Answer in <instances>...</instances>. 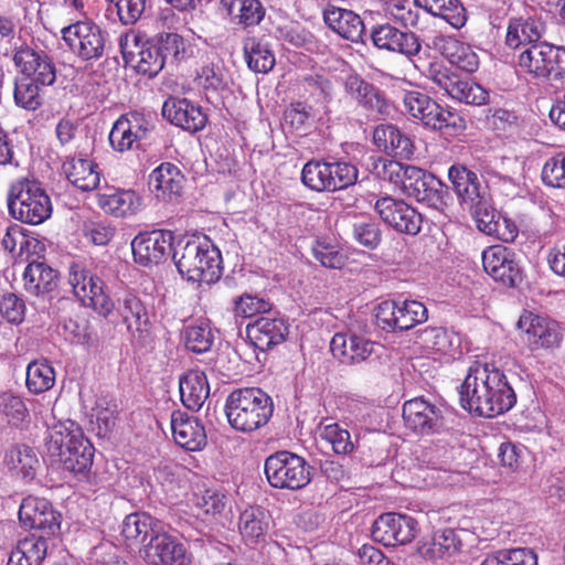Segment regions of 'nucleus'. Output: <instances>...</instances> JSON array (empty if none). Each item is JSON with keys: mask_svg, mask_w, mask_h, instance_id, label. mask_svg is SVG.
Masks as SVG:
<instances>
[{"mask_svg": "<svg viewBox=\"0 0 565 565\" xmlns=\"http://www.w3.org/2000/svg\"><path fill=\"white\" fill-rule=\"evenodd\" d=\"M173 260L181 277L189 282H217L221 279V252L206 236L179 242Z\"/></svg>", "mask_w": 565, "mask_h": 565, "instance_id": "nucleus-1", "label": "nucleus"}, {"mask_svg": "<svg viewBox=\"0 0 565 565\" xmlns=\"http://www.w3.org/2000/svg\"><path fill=\"white\" fill-rule=\"evenodd\" d=\"M274 413L271 397L259 387H242L225 403L228 424L237 431L252 433L265 426Z\"/></svg>", "mask_w": 565, "mask_h": 565, "instance_id": "nucleus-2", "label": "nucleus"}, {"mask_svg": "<svg viewBox=\"0 0 565 565\" xmlns=\"http://www.w3.org/2000/svg\"><path fill=\"white\" fill-rule=\"evenodd\" d=\"M10 215L25 224L39 225L52 214V202L41 183L32 178H19L8 194Z\"/></svg>", "mask_w": 565, "mask_h": 565, "instance_id": "nucleus-3", "label": "nucleus"}, {"mask_svg": "<svg viewBox=\"0 0 565 565\" xmlns=\"http://www.w3.org/2000/svg\"><path fill=\"white\" fill-rule=\"evenodd\" d=\"M417 70L451 98L475 106L488 102L489 93L481 85L470 78H461L435 58L430 63L417 61Z\"/></svg>", "mask_w": 565, "mask_h": 565, "instance_id": "nucleus-4", "label": "nucleus"}, {"mask_svg": "<svg viewBox=\"0 0 565 565\" xmlns=\"http://www.w3.org/2000/svg\"><path fill=\"white\" fill-rule=\"evenodd\" d=\"M264 472L268 483L276 489L300 490L312 479V468L306 459L287 450L268 456Z\"/></svg>", "mask_w": 565, "mask_h": 565, "instance_id": "nucleus-5", "label": "nucleus"}, {"mask_svg": "<svg viewBox=\"0 0 565 565\" xmlns=\"http://www.w3.org/2000/svg\"><path fill=\"white\" fill-rule=\"evenodd\" d=\"M370 40L382 51L405 55L417 70V61L430 63V49H423L419 38L409 31H402L395 25L385 22L371 28Z\"/></svg>", "mask_w": 565, "mask_h": 565, "instance_id": "nucleus-6", "label": "nucleus"}, {"mask_svg": "<svg viewBox=\"0 0 565 565\" xmlns=\"http://www.w3.org/2000/svg\"><path fill=\"white\" fill-rule=\"evenodd\" d=\"M518 63L521 71L534 77L559 79L565 76V49L540 42L522 51Z\"/></svg>", "mask_w": 565, "mask_h": 565, "instance_id": "nucleus-7", "label": "nucleus"}, {"mask_svg": "<svg viewBox=\"0 0 565 565\" xmlns=\"http://www.w3.org/2000/svg\"><path fill=\"white\" fill-rule=\"evenodd\" d=\"M63 40L83 61L98 60L106 50V34L93 22H76L62 30Z\"/></svg>", "mask_w": 565, "mask_h": 565, "instance_id": "nucleus-8", "label": "nucleus"}, {"mask_svg": "<svg viewBox=\"0 0 565 565\" xmlns=\"http://www.w3.org/2000/svg\"><path fill=\"white\" fill-rule=\"evenodd\" d=\"M418 533L417 521L407 514L384 513L373 523L372 537L384 546L405 545Z\"/></svg>", "mask_w": 565, "mask_h": 565, "instance_id": "nucleus-9", "label": "nucleus"}, {"mask_svg": "<svg viewBox=\"0 0 565 565\" xmlns=\"http://www.w3.org/2000/svg\"><path fill=\"white\" fill-rule=\"evenodd\" d=\"M139 35L134 31L125 32L119 36V47L124 61L135 64L138 73L156 76L164 66V57L154 44L139 43Z\"/></svg>", "mask_w": 565, "mask_h": 565, "instance_id": "nucleus-10", "label": "nucleus"}, {"mask_svg": "<svg viewBox=\"0 0 565 565\" xmlns=\"http://www.w3.org/2000/svg\"><path fill=\"white\" fill-rule=\"evenodd\" d=\"M403 419L405 426L418 435L439 434L445 427L443 409L423 397L404 403Z\"/></svg>", "mask_w": 565, "mask_h": 565, "instance_id": "nucleus-11", "label": "nucleus"}, {"mask_svg": "<svg viewBox=\"0 0 565 565\" xmlns=\"http://www.w3.org/2000/svg\"><path fill=\"white\" fill-rule=\"evenodd\" d=\"M12 60L20 75L47 87L55 83L56 66L46 52L22 46L14 52Z\"/></svg>", "mask_w": 565, "mask_h": 565, "instance_id": "nucleus-12", "label": "nucleus"}, {"mask_svg": "<svg viewBox=\"0 0 565 565\" xmlns=\"http://www.w3.org/2000/svg\"><path fill=\"white\" fill-rule=\"evenodd\" d=\"M19 520L24 527L41 531L43 537L54 536L61 529V513L42 498H25L20 505Z\"/></svg>", "mask_w": 565, "mask_h": 565, "instance_id": "nucleus-13", "label": "nucleus"}, {"mask_svg": "<svg viewBox=\"0 0 565 565\" xmlns=\"http://www.w3.org/2000/svg\"><path fill=\"white\" fill-rule=\"evenodd\" d=\"M488 362L476 361L468 370V373L460 386L461 406L469 413L477 416L491 418L488 411L489 398L487 397V384L484 374H487Z\"/></svg>", "mask_w": 565, "mask_h": 565, "instance_id": "nucleus-14", "label": "nucleus"}, {"mask_svg": "<svg viewBox=\"0 0 565 565\" xmlns=\"http://www.w3.org/2000/svg\"><path fill=\"white\" fill-rule=\"evenodd\" d=\"M381 218L401 233L416 235L422 227V215L414 207L392 196H382L374 204Z\"/></svg>", "mask_w": 565, "mask_h": 565, "instance_id": "nucleus-15", "label": "nucleus"}, {"mask_svg": "<svg viewBox=\"0 0 565 565\" xmlns=\"http://www.w3.org/2000/svg\"><path fill=\"white\" fill-rule=\"evenodd\" d=\"M143 558L152 565H191V554L173 535L158 532L145 544Z\"/></svg>", "mask_w": 565, "mask_h": 565, "instance_id": "nucleus-16", "label": "nucleus"}, {"mask_svg": "<svg viewBox=\"0 0 565 565\" xmlns=\"http://www.w3.org/2000/svg\"><path fill=\"white\" fill-rule=\"evenodd\" d=\"M172 238L169 231H152L137 235L131 242L135 262L142 266H151L164 260L171 250Z\"/></svg>", "mask_w": 565, "mask_h": 565, "instance_id": "nucleus-17", "label": "nucleus"}, {"mask_svg": "<svg viewBox=\"0 0 565 565\" xmlns=\"http://www.w3.org/2000/svg\"><path fill=\"white\" fill-rule=\"evenodd\" d=\"M484 383L487 384V397L490 399L487 407L491 417L501 415L515 405V392L509 384L503 371L494 363L488 362Z\"/></svg>", "mask_w": 565, "mask_h": 565, "instance_id": "nucleus-18", "label": "nucleus"}, {"mask_svg": "<svg viewBox=\"0 0 565 565\" xmlns=\"http://www.w3.org/2000/svg\"><path fill=\"white\" fill-rule=\"evenodd\" d=\"M150 131V122L143 115L132 111L119 117L109 134V142L114 150H130L135 142L145 139Z\"/></svg>", "mask_w": 565, "mask_h": 565, "instance_id": "nucleus-19", "label": "nucleus"}, {"mask_svg": "<svg viewBox=\"0 0 565 565\" xmlns=\"http://www.w3.org/2000/svg\"><path fill=\"white\" fill-rule=\"evenodd\" d=\"M379 344L355 333H335L330 350L342 364L353 365L369 360Z\"/></svg>", "mask_w": 565, "mask_h": 565, "instance_id": "nucleus-20", "label": "nucleus"}, {"mask_svg": "<svg viewBox=\"0 0 565 565\" xmlns=\"http://www.w3.org/2000/svg\"><path fill=\"white\" fill-rule=\"evenodd\" d=\"M516 326L526 334L527 342L533 349L554 348L562 341L561 328L556 322L547 321L530 311L521 315Z\"/></svg>", "mask_w": 565, "mask_h": 565, "instance_id": "nucleus-21", "label": "nucleus"}, {"mask_svg": "<svg viewBox=\"0 0 565 565\" xmlns=\"http://www.w3.org/2000/svg\"><path fill=\"white\" fill-rule=\"evenodd\" d=\"M162 116L190 132L202 130L207 122V116L202 108L185 98H168L162 106Z\"/></svg>", "mask_w": 565, "mask_h": 565, "instance_id": "nucleus-22", "label": "nucleus"}, {"mask_svg": "<svg viewBox=\"0 0 565 565\" xmlns=\"http://www.w3.org/2000/svg\"><path fill=\"white\" fill-rule=\"evenodd\" d=\"M482 263L486 273L498 282H519L523 279L512 253L504 246L494 245L483 250Z\"/></svg>", "mask_w": 565, "mask_h": 565, "instance_id": "nucleus-23", "label": "nucleus"}, {"mask_svg": "<svg viewBox=\"0 0 565 565\" xmlns=\"http://www.w3.org/2000/svg\"><path fill=\"white\" fill-rule=\"evenodd\" d=\"M345 92L372 115H387L391 105L384 94L358 74H351L344 82Z\"/></svg>", "mask_w": 565, "mask_h": 565, "instance_id": "nucleus-24", "label": "nucleus"}, {"mask_svg": "<svg viewBox=\"0 0 565 565\" xmlns=\"http://www.w3.org/2000/svg\"><path fill=\"white\" fill-rule=\"evenodd\" d=\"M247 337L253 345L260 351H268L282 343L289 327L281 318L262 317L246 328Z\"/></svg>", "mask_w": 565, "mask_h": 565, "instance_id": "nucleus-25", "label": "nucleus"}, {"mask_svg": "<svg viewBox=\"0 0 565 565\" xmlns=\"http://www.w3.org/2000/svg\"><path fill=\"white\" fill-rule=\"evenodd\" d=\"M326 24L341 38L354 42L365 43V25L359 14L352 10L328 7L323 11Z\"/></svg>", "mask_w": 565, "mask_h": 565, "instance_id": "nucleus-26", "label": "nucleus"}, {"mask_svg": "<svg viewBox=\"0 0 565 565\" xmlns=\"http://www.w3.org/2000/svg\"><path fill=\"white\" fill-rule=\"evenodd\" d=\"M433 47L438 51L450 64L458 68L473 73L479 68V56L472 47L454 36L436 35L431 41Z\"/></svg>", "mask_w": 565, "mask_h": 565, "instance_id": "nucleus-27", "label": "nucleus"}, {"mask_svg": "<svg viewBox=\"0 0 565 565\" xmlns=\"http://www.w3.org/2000/svg\"><path fill=\"white\" fill-rule=\"evenodd\" d=\"M171 429L174 441L185 450L198 451L206 445L204 426L195 417H190L182 412H173Z\"/></svg>", "mask_w": 565, "mask_h": 565, "instance_id": "nucleus-28", "label": "nucleus"}, {"mask_svg": "<svg viewBox=\"0 0 565 565\" xmlns=\"http://www.w3.org/2000/svg\"><path fill=\"white\" fill-rule=\"evenodd\" d=\"M373 141L381 151L396 158L411 159L414 154L412 139L391 124L379 125L374 129Z\"/></svg>", "mask_w": 565, "mask_h": 565, "instance_id": "nucleus-29", "label": "nucleus"}, {"mask_svg": "<svg viewBox=\"0 0 565 565\" xmlns=\"http://www.w3.org/2000/svg\"><path fill=\"white\" fill-rule=\"evenodd\" d=\"M183 175L179 168L170 162H163L149 174V189L157 199L170 201L180 195Z\"/></svg>", "mask_w": 565, "mask_h": 565, "instance_id": "nucleus-30", "label": "nucleus"}, {"mask_svg": "<svg viewBox=\"0 0 565 565\" xmlns=\"http://www.w3.org/2000/svg\"><path fill=\"white\" fill-rule=\"evenodd\" d=\"M234 25L244 30L259 25L266 17V8L260 0H220Z\"/></svg>", "mask_w": 565, "mask_h": 565, "instance_id": "nucleus-31", "label": "nucleus"}, {"mask_svg": "<svg viewBox=\"0 0 565 565\" xmlns=\"http://www.w3.org/2000/svg\"><path fill=\"white\" fill-rule=\"evenodd\" d=\"M71 448L57 461L78 478H85L93 465L94 447L83 433L71 437Z\"/></svg>", "mask_w": 565, "mask_h": 565, "instance_id": "nucleus-32", "label": "nucleus"}, {"mask_svg": "<svg viewBox=\"0 0 565 565\" xmlns=\"http://www.w3.org/2000/svg\"><path fill=\"white\" fill-rule=\"evenodd\" d=\"M182 404L190 411L198 412L210 395V385L204 372L189 370L179 379Z\"/></svg>", "mask_w": 565, "mask_h": 565, "instance_id": "nucleus-33", "label": "nucleus"}, {"mask_svg": "<svg viewBox=\"0 0 565 565\" xmlns=\"http://www.w3.org/2000/svg\"><path fill=\"white\" fill-rule=\"evenodd\" d=\"M156 521L148 513L136 512L127 515L121 524V536L127 547L145 548V544L157 535Z\"/></svg>", "mask_w": 565, "mask_h": 565, "instance_id": "nucleus-34", "label": "nucleus"}, {"mask_svg": "<svg viewBox=\"0 0 565 565\" xmlns=\"http://www.w3.org/2000/svg\"><path fill=\"white\" fill-rule=\"evenodd\" d=\"M124 321L131 332L132 341L141 348L151 344L152 338L148 321V315L141 301L135 296L125 298Z\"/></svg>", "mask_w": 565, "mask_h": 565, "instance_id": "nucleus-35", "label": "nucleus"}, {"mask_svg": "<svg viewBox=\"0 0 565 565\" xmlns=\"http://www.w3.org/2000/svg\"><path fill=\"white\" fill-rule=\"evenodd\" d=\"M195 507L207 521L225 526L232 519V508L226 493L218 489H205L195 494Z\"/></svg>", "mask_w": 565, "mask_h": 565, "instance_id": "nucleus-36", "label": "nucleus"}, {"mask_svg": "<svg viewBox=\"0 0 565 565\" xmlns=\"http://www.w3.org/2000/svg\"><path fill=\"white\" fill-rule=\"evenodd\" d=\"M67 180L77 189L89 192L100 182L98 164L87 158H71L63 163Z\"/></svg>", "mask_w": 565, "mask_h": 565, "instance_id": "nucleus-37", "label": "nucleus"}, {"mask_svg": "<svg viewBox=\"0 0 565 565\" xmlns=\"http://www.w3.org/2000/svg\"><path fill=\"white\" fill-rule=\"evenodd\" d=\"M448 179L461 203L475 204L482 196L481 184L476 172L455 163L448 169Z\"/></svg>", "mask_w": 565, "mask_h": 565, "instance_id": "nucleus-38", "label": "nucleus"}, {"mask_svg": "<svg viewBox=\"0 0 565 565\" xmlns=\"http://www.w3.org/2000/svg\"><path fill=\"white\" fill-rule=\"evenodd\" d=\"M271 524L268 511L260 507L245 509L238 521L239 533L248 544H255L265 540Z\"/></svg>", "mask_w": 565, "mask_h": 565, "instance_id": "nucleus-39", "label": "nucleus"}, {"mask_svg": "<svg viewBox=\"0 0 565 565\" xmlns=\"http://www.w3.org/2000/svg\"><path fill=\"white\" fill-rule=\"evenodd\" d=\"M545 31V24L535 18L511 20L507 30V44L510 47H529L539 44V40Z\"/></svg>", "mask_w": 565, "mask_h": 565, "instance_id": "nucleus-40", "label": "nucleus"}, {"mask_svg": "<svg viewBox=\"0 0 565 565\" xmlns=\"http://www.w3.org/2000/svg\"><path fill=\"white\" fill-rule=\"evenodd\" d=\"M98 205L107 214L125 217L141 207V198L132 190H110L98 194Z\"/></svg>", "mask_w": 565, "mask_h": 565, "instance_id": "nucleus-41", "label": "nucleus"}, {"mask_svg": "<svg viewBox=\"0 0 565 565\" xmlns=\"http://www.w3.org/2000/svg\"><path fill=\"white\" fill-rule=\"evenodd\" d=\"M3 463L9 470L25 480L34 479L40 466L34 449L24 444L11 445L4 452Z\"/></svg>", "mask_w": 565, "mask_h": 565, "instance_id": "nucleus-42", "label": "nucleus"}, {"mask_svg": "<svg viewBox=\"0 0 565 565\" xmlns=\"http://www.w3.org/2000/svg\"><path fill=\"white\" fill-rule=\"evenodd\" d=\"M403 104L409 116L419 120L425 127L431 129L433 126H436L440 105L428 95L418 90L406 92L403 96Z\"/></svg>", "mask_w": 565, "mask_h": 565, "instance_id": "nucleus-43", "label": "nucleus"}, {"mask_svg": "<svg viewBox=\"0 0 565 565\" xmlns=\"http://www.w3.org/2000/svg\"><path fill=\"white\" fill-rule=\"evenodd\" d=\"M414 2L416 7L433 17L443 19L455 29L462 28L467 22V11L460 0H414Z\"/></svg>", "mask_w": 565, "mask_h": 565, "instance_id": "nucleus-44", "label": "nucleus"}, {"mask_svg": "<svg viewBox=\"0 0 565 565\" xmlns=\"http://www.w3.org/2000/svg\"><path fill=\"white\" fill-rule=\"evenodd\" d=\"M46 553V539L32 534L19 541L11 551L7 565H42Z\"/></svg>", "mask_w": 565, "mask_h": 565, "instance_id": "nucleus-45", "label": "nucleus"}, {"mask_svg": "<svg viewBox=\"0 0 565 565\" xmlns=\"http://www.w3.org/2000/svg\"><path fill=\"white\" fill-rule=\"evenodd\" d=\"M82 429L72 420L60 422L51 426L45 436V448L50 457L57 461L66 449L71 448V437H75Z\"/></svg>", "mask_w": 565, "mask_h": 565, "instance_id": "nucleus-46", "label": "nucleus"}, {"mask_svg": "<svg viewBox=\"0 0 565 565\" xmlns=\"http://www.w3.org/2000/svg\"><path fill=\"white\" fill-rule=\"evenodd\" d=\"M243 49L247 65L252 71L265 74L274 68L275 55L267 43L255 36H249L244 40Z\"/></svg>", "mask_w": 565, "mask_h": 565, "instance_id": "nucleus-47", "label": "nucleus"}, {"mask_svg": "<svg viewBox=\"0 0 565 565\" xmlns=\"http://www.w3.org/2000/svg\"><path fill=\"white\" fill-rule=\"evenodd\" d=\"M75 297L85 307H90L107 317L114 309L113 299L105 291L104 285H72Z\"/></svg>", "mask_w": 565, "mask_h": 565, "instance_id": "nucleus-48", "label": "nucleus"}, {"mask_svg": "<svg viewBox=\"0 0 565 565\" xmlns=\"http://www.w3.org/2000/svg\"><path fill=\"white\" fill-rule=\"evenodd\" d=\"M44 85L35 83L23 75L14 79L13 99L18 107L34 111L43 104L42 89Z\"/></svg>", "mask_w": 565, "mask_h": 565, "instance_id": "nucleus-49", "label": "nucleus"}, {"mask_svg": "<svg viewBox=\"0 0 565 565\" xmlns=\"http://www.w3.org/2000/svg\"><path fill=\"white\" fill-rule=\"evenodd\" d=\"M55 384V371L46 361H33L26 367V387L34 394H41Z\"/></svg>", "mask_w": 565, "mask_h": 565, "instance_id": "nucleus-50", "label": "nucleus"}, {"mask_svg": "<svg viewBox=\"0 0 565 565\" xmlns=\"http://www.w3.org/2000/svg\"><path fill=\"white\" fill-rule=\"evenodd\" d=\"M195 81L205 92L216 93L226 87V75L218 58L202 62L196 72Z\"/></svg>", "mask_w": 565, "mask_h": 565, "instance_id": "nucleus-51", "label": "nucleus"}, {"mask_svg": "<svg viewBox=\"0 0 565 565\" xmlns=\"http://www.w3.org/2000/svg\"><path fill=\"white\" fill-rule=\"evenodd\" d=\"M454 339L455 335L444 328H427L418 335V342L426 352L441 355L452 353Z\"/></svg>", "mask_w": 565, "mask_h": 565, "instance_id": "nucleus-52", "label": "nucleus"}, {"mask_svg": "<svg viewBox=\"0 0 565 565\" xmlns=\"http://www.w3.org/2000/svg\"><path fill=\"white\" fill-rule=\"evenodd\" d=\"M302 183L317 192L331 191L330 164L327 161H308L301 171Z\"/></svg>", "mask_w": 565, "mask_h": 565, "instance_id": "nucleus-53", "label": "nucleus"}, {"mask_svg": "<svg viewBox=\"0 0 565 565\" xmlns=\"http://www.w3.org/2000/svg\"><path fill=\"white\" fill-rule=\"evenodd\" d=\"M183 340L188 350L193 353H205L211 349L214 335L207 323L200 322L184 328Z\"/></svg>", "mask_w": 565, "mask_h": 565, "instance_id": "nucleus-54", "label": "nucleus"}, {"mask_svg": "<svg viewBox=\"0 0 565 565\" xmlns=\"http://www.w3.org/2000/svg\"><path fill=\"white\" fill-rule=\"evenodd\" d=\"M371 163L369 166L371 172L379 179L388 181L395 185L403 186V181L406 178V169L409 166H404L398 161L388 160L384 158H370Z\"/></svg>", "mask_w": 565, "mask_h": 565, "instance_id": "nucleus-55", "label": "nucleus"}, {"mask_svg": "<svg viewBox=\"0 0 565 565\" xmlns=\"http://www.w3.org/2000/svg\"><path fill=\"white\" fill-rule=\"evenodd\" d=\"M321 438L329 443L338 455L351 454L358 447V441L352 440L349 430L341 428L335 423L322 428Z\"/></svg>", "mask_w": 565, "mask_h": 565, "instance_id": "nucleus-56", "label": "nucleus"}, {"mask_svg": "<svg viewBox=\"0 0 565 565\" xmlns=\"http://www.w3.org/2000/svg\"><path fill=\"white\" fill-rule=\"evenodd\" d=\"M428 181L430 183L417 202L425 203L439 212H445L451 201L448 186L437 178H428Z\"/></svg>", "mask_w": 565, "mask_h": 565, "instance_id": "nucleus-57", "label": "nucleus"}, {"mask_svg": "<svg viewBox=\"0 0 565 565\" xmlns=\"http://www.w3.org/2000/svg\"><path fill=\"white\" fill-rule=\"evenodd\" d=\"M273 302L269 298L250 294H244L234 300V313L243 318L269 312Z\"/></svg>", "mask_w": 565, "mask_h": 565, "instance_id": "nucleus-58", "label": "nucleus"}, {"mask_svg": "<svg viewBox=\"0 0 565 565\" xmlns=\"http://www.w3.org/2000/svg\"><path fill=\"white\" fill-rule=\"evenodd\" d=\"M399 318V331H407L414 326L427 320L426 307L416 300H405L398 305L396 311Z\"/></svg>", "mask_w": 565, "mask_h": 565, "instance_id": "nucleus-59", "label": "nucleus"}, {"mask_svg": "<svg viewBox=\"0 0 565 565\" xmlns=\"http://www.w3.org/2000/svg\"><path fill=\"white\" fill-rule=\"evenodd\" d=\"M330 164L331 192L347 189L358 180V168L347 161H333Z\"/></svg>", "mask_w": 565, "mask_h": 565, "instance_id": "nucleus-60", "label": "nucleus"}, {"mask_svg": "<svg viewBox=\"0 0 565 565\" xmlns=\"http://www.w3.org/2000/svg\"><path fill=\"white\" fill-rule=\"evenodd\" d=\"M315 258L323 267L339 269L344 266L347 256L338 245L318 241L312 247Z\"/></svg>", "mask_w": 565, "mask_h": 565, "instance_id": "nucleus-61", "label": "nucleus"}, {"mask_svg": "<svg viewBox=\"0 0 565 565\" xmlns=\"http://www.w3.org/2000/svg\"><path fill=\"white\" fill-rule=\"evenodd\" d=\"M406 178L403 181L402 190L403 192L409 196L415 199L416 201L420 200V195L425 192L426 188L430 183L428 178H435L433 174L427 173L423 169H419L414 166H409L406 169Z\"/></svg>", "mask_w": 565, "mask_h": 565, "instance_id": "nucleus-62", "label": "nucleus"}, {"mask_svg": "<svg viewBox=\"0 0 565 565\" xmlns=\"http://www.w3.org/2000/svg\"><path fill=\"white\" fill-rule=\"evenodd\" d=\"M154 45L160 51L161 56L164 57V63H175L184 56V41L177 33L160 34Z\"/></svg>", "mask_w": 565, "mask_h": 565, "instance_id": "nucleus-63", "label": "nucleus"}, {"mask_svg": "<svg viewBox=\"0 0 565 565\" xmlns=\"http://www.w3.org/2000/svg\"><path fill=\"white\" fill-rule=\"evenodd\" d=\"M542 180L548 186L565 189V153H558L545 162Z\"/></svg>", "mask_w": 565, "mask_h": 565, "instance_id": "nucleus-64", "label": "nucleus"}]
</instances>
